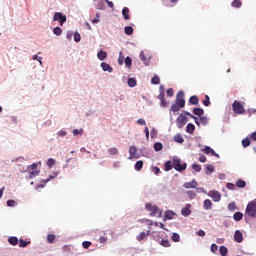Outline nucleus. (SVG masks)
<instances>
[{
	"mask_svg": "<svg viewBox=\"0 0 256 256\" xmlns=\"http://www.w3.org/2000/svg\"><path fill=\"white\" fill-rule=\"evenodd\" d=\"M125 60V57H123V52H120L118 63L119 65H123V61Z\"/></svg>",
	"mask_w": 256,
	"mask_h": 256,
	"instance_id": "obj_53",
	"label": "nucleus"
},
{
	"mask_svg": "<svg viewBox=\"0 0 256 256\" xmlns=\"http://www.w3.org/2000/svg\"><path fill=\"white\" fill-rule=\"evenodd\" d=\"M199 121L202 125H207V123H209V120L205 116H200Z\"/></svg>",
	"mask_w": 256,
	"mask_h": 256,
	"instance_id": "obj_43",
	"label": "nucleus"
},
{
	"mask_svg": "<svg viewBox=\"0 0 256 256\" xmlns=\"http://www.w3.org/2000/svg\"><path fill=\"white\" fill-rule=\"evenodd\" d=\"M185 189H196L197 188V181L192 180L191 182H186L184 184Z\"/></svg>",
	"mask_w": 256,
	"mask_h": 256,
	"instance_id": "obj_15",
	"label": "nucleus"
},
{
	"mask_svg": "<svg viewBox=\"0 0 256 256\" xmlns=\"http://www.w3.org/2000/svg\"><path fill=\"white\" fill-rule=\"evenodd\" d=\"M151 52L144 50L140 52V59L143 61L144 65H149V61H151Z\"/></svg>",
	"mask_w": 256,
	"mask_h": 256,
	"instance_id": "obj_6",
	"label": "nucleus"
},
{
	"mask_svg": "<svg viewBox=\"0 0 256 256\" xmlns=\"http://www.w3.org/2000/svg\"><path fill=\"white\" fill-rule=\"evenodd\" d=\"M158 99H160L161 101H165V92L161 91L160 95H158Z\"/></svg>",
	"mask_w": 256,
	"mask_h": 256,
	"instance_id": "obj_60",
	"label": "nucleus"
},
{
	"mask_svg": "<svg viewBox=\"0 0 256 256\" xmlns=\"http://www.w3.org/2000/svg\"><path fill=\"white\" fill-rule=\"evenodd\" d=\"M133 31L134 30H133V28L131 26H126L124 28V32H125L126 35H131L133 33Z\"/></svg>",
	"mask_w": 256,
	"mask_h": 256,
	"instance_id": "obj_41",
	"label": "nucleus"
},
{
	"mask_svg": "<svg viewBox=\"0 0 256 256\" xmlns=\"http://www.w3.org/2000/svg\"><path fill=\"white\" fill-rule=\"evenodd\" d=\"M97 9H105V0H101L98 2Z\"/></svg>",
	"mask_w": 256,
	"mask_h": 256,
	"instance_id": "obj_49",
	"label": "nucleus"
},
{
	"mask_svg": "<svg viewBox=\"0 0 256 256\" xmlns=\"http://www.w3.org/2000/svg\"><path fill=\"white\" fill-rule=\"evenodd\" d=\"M47 241L49 243H53L55 241V235L54 234H48L47 235Z\"/></svg>",
	"mask_w": 256,
	"mask_h": 256,
	"instance_id": "obj_48",
	"label": "nucleus"
},
{
	"mask_svg": "<svg viewBox=\"0 0 256 256\" xmlns=\"http://www.w3.org/2000/svg\"><path fill=\"white\" fill-rule=\"evenodd\" d=\"M161 245L162 247H171V243L169 242V240H162Z\"/></svg>",
	"mask_w": 256,
	"mask_h": 256,
	"instance_id": "obj_51",
	"label": "nucleus"
},
{
	"mask_svg": "<svg viewBox=\"0 0 256 256\" xmlns=\"http://www.w3.org/2000/svg\"><path fill=\"white\" fill-rule=\"evenodd\" d=\"M140 223H148L149 227H151V225H153V220H149V219H142L139 220Z\"/></svg>",
	"mask_w": 256,
	"mask_h": 256,
	"instance_id": "obj_52",
	"label": "nucleus"
},
{
	"mask_svg": "<svg viewBox=\"0 0 256 256\" xmlns=\"http://www.w3.org/2000/svg\"><path fill=\"white\" fill-rule=\"evenodd\" d=\"M193 113L198 117H203V115H205V110H203V108H194Z\"/></svg>",
	"mask_w": 256,
	"mask_h": 256,
	"instance_id": "obj_18",
	"label": "nucleus"
},
{
	"mask_svg": "<svg viewBox=\"0 0 256 256\" xmlns=\"http://www.w3.org/2000/svg\"><path fill=\"white\" fill-rule=\"evenodd\" d=\"M181 215H183V217H189V215H191V204H186L185 207L182 208Z\"/></svg>",
	"mask_w": 256,
	"mask_h": 256,
	"instance_id": "obj_13",
	"label": "nucleus"
},
{
	"mask_svg": "<svg viewBox=\"0 0 256 256\" xmlns=\"http://www.w3.org/2000/svg\"><path fill=\"white\" fill-rule=\"evenodd\" d=\"M250 139H252V141H256V131L250 135Z\"/></svg>",
	"mask_w": 256,
	"mask_h": 256,
	"instance_id": "obj_64",
	"label": "nucleus"
},
{
	"mask_svg": "<svg viewBox=\"0 0 256 256\" xmlns=\"http://www.w3.org/2000/svg\"><path fill=\"white\" fill-rule=\"evenodd\" d=\"M204 153H206V155H209V153H212V155H215V150H213L211 147L206 146L204 148Z\"/></svg>",
	"mask_w": 256,
	"mask_h": 256,
	"instance_id": "obj_37",
	"label": "nucleus"
},
{
	"mask_svg": "<svg viewBox=\"0 0 256 256\" xmlns=\"http://www.w3.org/2000/svg\"><path fill=\"white\" fill-rule=\"evenodd\" d=\"M208 197H211L215 203H219V201H221V193H219V191H209Z\"/></svg>",
	"mask_w": 256,
	"mask_h": 256,
	"instance_id": "obj_9",
	"label": "nucleus"
},
{
	"mask_svg": "<svg viewBox=\"0 0 256 256\" xmlns=\"http://www.w3.org/2000/svg\"><path fill=\"white\" fill-rule=\"evenodd\" d=\"M164 167H165V171H171V169H173V162H171V161H167L166 163H165V165H164Z\"/></svg>",
	"mask_w": 256,
	"mask_h": 256,
	"instance_id": "obj_32",
	"label": "nucleus"
},
{
	"mask_svg": "<svg viewBox=\"0 0 256 256\" xmlns=\"http://www.w3.org/2000/svg\"><path fill=\"white\" fill-rule=\"evenodd\" d=\"M137 124L138 125H147V122H145V119L140 118V119L137 120Z\"/></svg>",
	"mask_w": 256,
	"mask_h": 256,
	"instance_id": "obj_61",
	"label": "nucleus"
},
{
	"mask_svg": "<svg viewBox=\"0 0 256 256\" xmlns=\"http://www.w3.org/2000/svg\"><path fill=\"white\" fill-rule=\"evenodd\" d=\"M185 115H188V117H191V119H194L196 125H200L199 123V118H197L196 116H193L191 113L189 112H185Z\"/></svg>",
	"mask_w": 256,
	"mask_h": 256,
	"instance_id": "obj_40",
	"label": "nucleus"
},
{
	"mask_svg": "<svg viewBox=\"0 0 256 256\" xmlns=\"http://www.w3.org/2000/svg\"><path fill=\"white\" fill-rule=\"evenodd\" d=\"M129 159H139V155H137V147L130 146L129 148Z\"/></svg>",
	"mask_w": 256,
	"mask_h": 256,
	"instance_id": "obj_11",
	"label": "nucleus"
},
{
	"mask_svg": "<svg viewBox=\"0 0 256 256\" xmlns=\"http://www.w3.org/2000/svg\"><path fill=\"white\" fill-rule=\"evenodd\" d=\"M194 132H195V125L189 123L186 127V133H189L190 135H193Z\"/></svg>",
	"mask_w": 256,
	"mask_h": 256,
	"instance_id": "obj_20",
	"label": "nucleus"
},
{
	"mask_svg": "<svg viewBox=\"0 0 256 256\" xmlns=\"http://www.w3.org/2000/svg\"><path fill=\"white\" fill-rule=\"evenodd\" d=\"M213 171H215V166L208 164L206 166V175H209V173H213Z\"/></svg>",
	"mask_w": 256,
	"mask_h": 256,
	"instance_id": "obj_33",
	"label": "nucleus"
},
{
	"mask_svg": "<svg viewBox=\"0 0 256 256\" xmlns=\"http://www.w3.org/2000/svg\"><path fill=\"white\" fill-rule=\"evenodd\" d=\"M39 165H41V162L38 163H33L32 165H30L28 167V178L29 179H35V177H37V175H39V173H41V171L39 169H37V167H39Z\"/></svg>",
	"mask_w": 256,
	"mask_h": 256,
	"instance_id": "obj_3",
	"label": "nucleus"
},
{
	"mask_svg": "<svg viewBox=\"0 0 256 256\" xmlns=\"http://www.w3.org/2000/svg\"><path fill=\"white\" fill-rule=\"evenodd\" d=\"M192 169H193L194 171H196V173H199V172H201V165H199V164H193V165H192Z\"/></svg>",
	"mask_w": 256,
	"mask_h": 256,
	"instance_id": "obj_47",
	"label": "nucleus"
},
{
	"mask_svg": "<svg viewBox=\"0 0 256 256\" xmlns=\"http://www.w3.org/2000/svg\"><path fill=\"white\" fill-rule=\"evenodd\" d=\"M245 211L246 216L256 219V199L248 203Z\"/></svg>",
	"mask_w": 256,
	"mask_h": 256,
	"instance_id": "obj_2",
	"label": "nucleus"
},
{
	"mask_svg": "<svg viewBox=\"0 0 256 256\" xmlns=\"http://www.w3.org/2000/svg\"><path fill=\"white\" fill-rule=\"evenodd\" d=\"M186 193L190 197V199H195V191L188 190Z\"/></svg>",
	"mask_w": 256,
	"mask_h": 256,
	"instance_id": "obj_55",
	"label": "nucleus"
},
{
	"mask_svg": "<svg viewBox=\"0 0 256 256\" xmlns=\"http://www.w3.org/2000/svg\"><path fill=\"white\" fill-rule=\"evenodd\" d=\"M203 105H205V107H209V105H211V100L209 98V95L205 96V100H203Z\"/></svg>",
	"mask_w": 256,
	"mask_h": 256,
	"instance_id": "obj_42",
	"label": "nucleus"
},
{
	"mask_svg": "<svg viewBox=\"0 0 256 256\" xmlns=\"http://www.w3.org/2000/svg\"><path fill=\"white\" fill-rule=\"evenodd\" d=\"M53 33H54V35L59 36V35H61L63 33V30H61V28H59V27H55L53 29Z\"/></svg>",
	"mask_w": 256,
	"mask_h": 256,
	"instance_id": "obj_46",
	"label": "nucleus"
},
{
	"mask_svg": "<svg viewBox=\"0 0 256 256\" xmlns=\"http://www.w3.org/2000/svg\"><path fill=\"white\" fill-rule=\"evenodd\" d=\"M228 209H229L230 211H235V209H237V206L235 205V202L230 203V204L228 205Z\"/></svg>",
	"mask_w": 256,
	"mask_h": 256,
	"instance_id": "obj_57",
	"label": "nucleus"
},
{
	"mask_svg": "<svg viewBox=\"0 0 256 256\" xmlns=\"http://www.w3.org/2000/svg\"><path fill=\"white\" fill-rule=\"evenodd\" d=\"M7 206L8 207H15V200H8L7 201Z\"/></svg>",
	"mask_w": 256,
	"mask_h": 256,
	"instance_id": "obj_62",
	"label": "nucleus"
},
{
	"mask_svg": "<svg viewBox=\"0 0 256 256\" xmlns=\"http://www.w3.org/2000/svg\"><path fill=\"white\" fill-rule=\"evenodd\" d=\"M128 85L130 87H137V80L135 78H129L128 79Z\"/></svg>",
	"mask_w": 256,
	"mask_h": 256,
	"instance_id": "obj_31",
	"label": "nucleus"
},
{
	"mask_svg": "<svg viewBox=\"0 0 256 256\" xmlns=\"http://www.w3.org/2000/svg\"><path fill=\"white\" fill-rule=\"evenodd\" d=\"M172 165H173L175 171L181 172V171H185V169H187V163L182 162L181 159H179V158H174L172 160Z\"/></svg>",
	"mask_w": 256,
	"mask_h": 256,
	"instance_id": "obj_4",
	"label": "nucleus"
},
{
	"mask_svg": "<svg viewBox=\"0 0 256 256\" xmlns=\"http://www.w3.org/2000/svg\"><path fill=\"white\" fill-rule=\"evenodd\" d=\"M146 211L150 212V217H161V209L156 205H152L151 203H147L145 205Z\"/></svg>",
	"mask_w": 256,
	"mask_h": 256,
	"instance_id": "obj_1",
	"label": "nucleus"
},
{
	"mask_svg": "<svg viewBox=\"0 0 256 256\" xmlns=\"http://www.w3.org/2000/svg\"><path fill=\"white\" fill-rule=\"evenodd\" d=\"M172 241H174V243H179V241H181V236H179L177 233H174L172 235Z\"/></svg>",
	"mask_w": 256,
	"mask_h": 256,
	"instance_id": "obj_39",
	"label": "nucleus"
},
{
	"mask_svg": "<svg viewBox=\"0 0 256 256\" xmlns=\"http://www.w3.org/2000/svg\"><path fill=\"white\" fill-rule=\"evenodd\" d=\"M249 145H251V140L249 138H245V139L242 140V146L244 148L249 147Z\"/></svg>",
	"mask_w": 256,
	"mask_h": 256,
	"instance_id": "obj_35",
	"label": "nucleus"
},
{
	"mask_svg": "<svg viewBox=\"0 0 256 256\" xmlns=\"http://www.w3.org/2000/svg\"><path fill=\"white\" fill-rule=\"evenodd\" d=\"M122 15H123L125 21H129V19H131V17L129 16V8L124 7L122 9Z\"/></svg>",
	"mask_w": 256,
	"mask_h": 256,
	"instance_id": "obj_19",
	"label": "nucleus"
},
{
	"mask_svg": "<svg viewBox=\"0 0 256 256\" xmlns=\"http://www.w3.org/2000/svg\"><path fill=\"white\" fill-rule=\"evenodd\" d=\"M233 219L234 221H241V219H243V213L241 212L234 213Z\"/></svg>",
	"mask_w": 256,
	"mask_h": 256,
	"instance_id": "obj_30",
	"label": "nucleus"
},
{
	"mask_svg": "<svg viewBox=\"0 0 256 256\" xmlns=\"http://www.w3.org/2000/svg\"><path fill=\"white\" fill-rule=\"evenodd\" d=\"M236 186L239 187V189H245V187H247V183L245 182V180L239 179L236 182Z\"/></svg>",
	"mask_w": 256,
	"mask_h": 256,
	"instance_id": "obj_21",
	"label": "nucleus"
},
{
	"mask_svg": "<svg viewBox=\"0 0 256 256\" xmlns=\"http://www.w3.org/2000/svg\"><path fill=\"white\" fill-rule=\"evenodd\" d=\"M27 245H31V241H26L23 239L19 240V247L25 248V247H27Z\"/></svg>",
	"mask_w": 256,
	"mask_h": 256,
	"instance_id": "obj_29",
	"label": "nucleus"
},
{
	"mask_svg": "<svg viewBox=\"0 0 256 256\" xmlns=\"http://www.w3.org/2000/svg\"><path fill=\"white\" fill-rule=\"evenodd\" d=\"M134 169L136 171H141V169H143V160L137 161L135 163Z\"/></svg>",
	"mask_w": 256,
	"mask_h": 256,
	"instance_id": "obj_24",
	"label": "nucleus"
},
{
	"mask_svg": "<svg viewBox=\"0 0 256 256\" xmlns=\"http://www.w3.org/2000/svg\"><path fill=\"white\" fill-rule=\"evenodd\" d=\"M151 235V230H148L147 232H141L138 236H136L137 241H145L147 237Z\"/></svg>",
	"mask_w": 256,
	"mask_h": 256,
	"instance_id": "obj_12",
	"label": "nucleus"
},
{
	"mask_svg": "<svg viewBox=\"0 0 256 256\" xmlns=\"http://www.w3.org/2000/svg\"><path fill=\"white\" fill-rule=\"evenodd\" d=\"M218 249H219V246H217V244H212V245H211V251H212V253H215L216 251H218Z\"/></svg>",
	"mask_w": 256,
	"mask_h": 256,
	"instance_id": "obj_59",
	"label": "nucleus"
},
{
	"mask_svg": "<svg viewBox=\"0 0 256 256\" xmlns=\"http://www.w3.org/2000/svg\"><path fill=\"white\" fill-rule=\"evenodd\" d=\"M176 103L179 107H185V92H183V90L178 91L176 95Z\"/></svg>",
	"mask_w": 256,
	"mask_h": 256,
	"instance_id": "obj_7",
	"label": "nucleus"
},
{
	"mask_svg": "<svg viewBox=\"0 0 256 256\" xmlns=\"http://www.w3.org/2000/svg\"><path fill=\"white\" fill-rule=\"evenodd\" d=\"M180 109H183V107L179 106L177 103L171 105V111L173 113H179Z\"/></svg>",
	"mask_w": 256,
	"mask_h": 256,
	"instance_id": "obj_23",
	"label": "nucleus"
},
{
	"mask_svg": "<svg viewBox=\"0 0 256 256\" xmlns=\"http://www.w3.org/2000/svg\"><path fill=\"white\" fill-rule=\"evenodd\" d=\"M177 126L181 129L187 124V116L180 114L176 120Z\"/></svg>",
	"mask_w": 256,
	"mask_h": 256,
	"instance_id": "obj_10",
	"label": "nucleus"
},
{
	"mask_svg": "<svg viewBox=\"0 0 256 256\" xmlns=\"http://www.w3.org/2000/svg\"><path fill=\"white\" fill-rule=\"evenodd\" d=\"M53 165H55V159L49 158L47 160V166L49 167V169H51V167H53Z\"/></svg>",
	"mask_w": 256,
	"mask_h": 256,
	"instance_id": "obj_45",
	"label": "nucleus"
},
{
	"mask_svg": "<svg viewBox=\"0 0 256 256\" xmlns=\"http://www.w3.org/2000/svg\"><path fill=\"white\" fill-rule=\"evenodd\" d=\"M8 243L10 245H13V247L19 245V238L15 237V236H11L8 238Z\"/></svg>",
	"mask_w": 256,
	"mask_h": 256,
	"instance_id": "obj_16",
	"label": "nucleus"
},
{
	"mask_svg": "<svg viewBox=\"0 0 256 256\" xmlns=\"http://www.w3.org/2000/svg\"><path fill=\"white\" fill-rule=\"evenodd\" d=\"M163 149V144L161 142H156L154 144V151H161Z\"/></svg>",
	"mask_w": 256,
	"mask_h": 256,
	"instance_id": "obj_36",
	"label": "nucleus"
},
{
	"mask_svg": "<svg viewBox=\"0 0 256 256\" xmlns=\"http://www.w3.org/2000/svg\"><path fill=\"white\" fill-rule=\"evenodd\" d=\"M234 241H236V243H243V233L239 230H236L234 233Z\"/></svg>",
	"mask_w": 256,
	"mask_h": 256,
	"instance_id": "obj_14",
	"label": "nucleus"
},
{
	"mask_svg": "<svg viewBox=\"0 0 256 256\" xmlns=\"http://www.w3.org/2000/svg\"><path fill=\"white\" fill-rule=\"evenodd\" d=\"M124 63L125 65H131L133 63V60H131V57H126Z\"/></svg>",
	"mask_w": 256,
	"mask_h": 256,
	"instance_id": "obj_58",
	"label": "nucleus"
},
{
	"mask_svg": "<svg viewBox=\"0 0 256 256\" xmlns=\"http://www.w3.org/2000/svg\"><path fill=\"white\" fill-rule=\"evenodd\" d=\"M108 153L110 155H117V153H119V150L116 147L110 148V149H108Z\"/></svg>",
	"mask_w": 256,
	"mask_h": 256,
	"instance_id": "obj_44",
	"label": "nucleus"
},
{
	"mask_svg": "<svg viewBox=\"0 0 256 256\" xmlns=\"http://www.w3.org/2000/svg\"><path fill=\"white\" fill-rule=\"evenodd\" d=\"M219 251L221 256H227V253H229V249L225 246H220Z\"/></svg>",
	"mask_w": 256,
	"mask_h": 256,
	"instance_id": "obj_27",
	"label": "nucleus"
},
{
	"mask_svg": "<svg viewBox=\"0 0 256 256\" xmlns=\"http://www.w3.org/2000/svg\"><path fill=\"white\" fill-rule=\"evenodd\" d=\"M74 41L76 43H79V41H81V34H79L78 32L74 33Z\"/></svg>",
	"mask_w": 256,
	"mask_h": 256,
	"instance_id": "obj_50",
	"label": "nucleus"
},
{
	"mask_svg": "<svg viewBox=\"0 0 256 256\" xmlns=\"http://www.w3.org/2000/svg\"><path fill=\"white\" fill-rule=\"evenodd\" d=\"M190 105H199V97L191 96L189 99Z\"/></svg>",
	"mask_w": 256,
	"mask_h": 256,
	"instance_id": "obj_22",
	"label": "nucleus"
},
{
	"mask_svg": "<svg viewBox=\"0 0 256 256\" xmlns=\"http://www.w3.org/2000/svg\"><path fill=\"white\" fill-rule=\"evenodd\" d=\"M53 21H59L60 26L63 27V24L67 21V16L61 12H56L53 16Z\"/></svg>",
	"mask_w": 256,
	"mask_h": 256,
	"instance_id": "obj_8",
	"label": "nucleus"
},
{
	"mask_svg": "<svg viewBox=\"0 0 256 256\" xmlns=\"http://www.w3.org/2000/svg\"><path fill=\"white\" fill-rule=\"evenodd\" d=\"M232 110L235 115H243V113H245V107H243V104H241V102H239L238 100H235L233 102Z\"/></svg>",
	"mask_w": 256,
	"mask_h": 256,
	"instance_id": "obj_5",
	"label": "nucleus"
},
{
	"mask_svg": "<svg viewBox=\"0 0 256 256\" xmlns=\"http://www.w3.org/2000/svg\"><path fill=\"white\" fill-rule=\"evenodd\" d=\"M103 71H108V73H113V67L111 65H102Z\"/></svg>",
	"mask_w": 256,
	"mask_h": 256,
	"instance_id": "obj_38",
	"label": "nucleus"
},
{
	"mask_svg": "<svg viewBox=\"0 0 256 256\" xmlns=\"http://www.w3.org/2000/svg\"><path fill=\"white\" fill-rule=\"evenodd\" d=\"M242 5H243V2H241V0H234L231 3V6L235 7L236 9H239Z\"/></svg>",
	"mask_w": 256,
	"mask_h": 256,
	"instance_id": "obj_26",
	"label": "nucleus"
},
{
	"mask_svg": "<svg viewBox=\"0 0 256 256\" xmlns=\"http://www.w3.org/2000/svg\"><path fill=\"white\" fill-rule=\"evenodd\" d=\"M57 135H58L59 137H65V135H67V132H66L65 130H60V131L57 133Z\"/></svg>",
	"mask_w": 256,
	"mask_h": 256,
	"instance_id": "obj_63",
	"label": "nucleus"
},
{
	"mask_svg": "<svg viewBox=\"0 0 256 256\" xmlns=\"http://www.w3.org/2000/svg\"><path fill=\"white\" fill-rule=\"evenodd\" d=\"M98 59H100V61H103L104 59H107V52L105 51H100L97 54Z\"/></svg>",
	"mask_w": 256,
	"mask_h": 256,
	"instance_id": "obj_25",
	"label": "nucleus"
},
{
	"mask_svg": "<svg viewBox=\"0 0 256 256\" xmlns=\"http://www.w3.org/2000/svg\"><path fill=\"white\" fill-rule=\"evenodd\" d=\"M174 141L176 143H184L185 139H183V136H181V134H177L174 136Z\"/></svg>",
	"mask_w": 256,
	"mask_h": 256,
	"instance_id": "obj_28",
	"label": "nucleus"
},
{
	"mask_svg": "<svg viewBox=\"0 0 256 256\" xmlns=\"http://www.w3.org/2000/svg\"><path fill=\"white\" fill-rule=\"evenodd\" d=\"M159 83H161V79L159 78V76H154V77L151 79V84H152V85H159Z\"/></svg>",
	"mask_w": 256,
	"mask_h": 256,
	"instance_id": "obj_34",
	"label": "nucleus"
},
{
	"mask_svg": "<svg viewBox=\"0 0 256 256\" xmlns=\"http://www.w3.org/2000/svg\"><path fill=\"white\" fill-rule=\"evenodd\" d=\"M166 93L168 97H173V95H175L173 88H169Z\"/></svg>",
	"mask_w": 256,
	"mask_h": 256,
	"instance_id": "obj_54",
	"label": "nucleus"
},
{
	"mask_svg": "<svg viewBox=\"0 0 256 256\" xmlns=\"http://www.w3.org/2000/svg\"><path fill=\"white\" fill-rule=\"evenodd\" d=\"M203 207H204V209H206V211H209V209H212V207H213V202H211L210 199H206L203 202Z\"/></svg>",
	"mask_w": 256,
	"mask_h": 256,
	"instance_id": "obj_17",
	"label": "nucleus"
},
{
	"mask_svg": "<svg viewBox=\"0 0 256 256\" xmlns=\"http://www.w3.org/2000/svg\"><path fill=\"white\" fill-rule=\"evenodd\" d=\"M90 245H92V243L89 242V241H84V242L82 243V247H83L84 249H89V246H90Z\"/></svg>",
	"mask_w": 256,
	"mask_h": 256,
	"instance_id": "obj_56",
	"label": "nucleus"
}]
</instances>
